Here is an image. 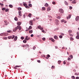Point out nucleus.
Here are the masks:
<instances>
[{
  "label": "nucleus",
  "mask_w": 79,
  "mask_h": 79,
  "mask_svg": "<svg viewBox=\"0 0 79 79\" xmlns=\"http://www.w3.org/2000/svg\"><path fill=\"white\" fill-rule=\"evenodd\" d=\"M55 23L56 25H59V21L58 20L56 19L55 21Z\"/></svg>",
  "instance_id": "1"
},
{
  "label": "nucleus",
  "mask_w": 79,
  "mask_h": 79,
  "mask_svg": "<svg viewBox=\"0 0 79 79\" xmlns=\"http://www.w3.org/2000/svg\"><path fill=\"white\" fill-rule=\"evenodd\" d=\"M15 36L14 35H12V36H8V38L9 39H13L15 38Z\"/></svg>",
  "instance_id": "2"
},
{
  "label": "nucleus",
  "mask_w": 79,
  "mask_h": 79,
  "mask_svg": "<svg viewBox=\"0 0 79 79\" xmlns=\"http://www.w3.org/2000/svg\"><path fill=\"white\" fill-rule=\"evenodd\" d=\"M25 39V40L26 39V40H29L30 39V37H28V36H26Z\"/></svg>",
  "instance_id": "3"
},
{
  "label": "nucleus",
  "mask_w": 79,
  "mask_h": 79,
  "mask_svg": "<svg viewBox=\"0 0 79 79\" xmlns=\"http://www.w3.org/2000/svg\"><path fill=\"white\" fill-rule=\"evenodd\" d=\"M38 27L39 29H40V30H43L44 29L43 28L41 27L40 25L38 26Z\"/></svg>",
  "instance_id": "4"
},
{
  "label": "nucleus",
  "mask_w": 79,
  "mask_h": 79,
  "mask_svg": "<svg viewBox=\"0 0 79 79\" xmlns=\"http://www.w3.org/2000/svg\"><path fill=\"white\" fill-rule=\"evenodd\" d=\"M59 11L60 13H64V10H63L62 9H60Z\"/></svg>",
  "instance_id": "5"
},
{
  "label": "nucleus",
  "mask_w": 79,
  "mask_h": 79,
  "mask_svg": "<svg viewBox=\"0 0 79 79\" xmlns=\"http://www.w3.org/2000/svg\"><path fill=\"white\" fill-rule=\"evenodd\" d=\"M71 14H69V16L67 17V19H70L71 18Z\"/></svg>",
  "instance_id": "6"
},
{
  "label": "nucleus",
  "mask_w": 79,
  "mask_h": 79,
  "mask_svg": "<svg viewBox=\"0 0 79 79\" xmlns=\"http://www.w3.org/2000/svg\"><path fill=\"white\" fill-rule=\"evenodd\" d=\"M1 36H3V35H6V33H2L0 34Z\"/></svg>",
  "instance_id": "7"
},
{
  "label": "nucleus",
  "mask_w": 79,
  "mask_h": 79,
  "mask_svg": "<svg viewBox=\"0 0 79 79\" xmlns=\"http://www.w3.org/2000/svg\"><path fill=\"white\" fill-rule=\"evenodd\" d=\"M19 15L20 16H22V14H21V11H19Z\"/></svg>",
  "instance_id": "8"
},
{
  "label": "nucleus",
  "mask_w": 79,
  "mask_h": 79,
  "mask_svg": "<svg viewBox=\"0 0 79 79\" xmlns=\"http://www.w3.org/2000/svg\"><path fill=\"white\" fill-rule=\"evenodd\" d=\"M29 24L30 25H31V26L33 25V23H32V20H31L29 22Z\"/></svg>",
  "instance_id": "9"
},
{
  "label": "nucleus",
  "mask_w": 79,
  "mask_h": 79,
  "mask_svg": "<svg viewBox=\"0 0 79 79\" xmlns=\"http://www.w3.org/2000/svg\"><path fill=\"white\" fill-rule=\"evenodd\" d=\"M17 27L18 29H19V30H21V27L20 26H17Z\"/></svg>",
  "instance_id": "10"
},
{
  "label": "nucleus",
  "mask_w": 79,
  "mask_h": 79,
  "mask_svg": "<svg viewBox=\"0 0 79 79\" xmlns=\"http://www.w3.org/2000/svg\"><path fill=\"white\" fill-rule=\"evenodd\" d=\"M17 24L18 26H20L21 24V22H17Z\"/></svg>",
  "instance_id": "11"
},
{
  "label": "nucleus",
  "mask_w": 79,
  "mask_h": 79,
  "mask_svg": "<svg viewBox=\"0 0 79 79\" xmlns=\"http://www.w3.org/2000/svg\"><path fill=\"white\" fill-rule=\"evenodd\" d=\"M72 3H73V4L76 3V0H73L72 2Z\"/></svg>",
  "instance_id": "12"
},
{
  "label": "nucleus",
  "mask_w": 79,
  "mask_h": 79,
  "mask_svg": "<svg viewBox=\"0 0 79 79\" xmlns=\"http://www.w3.org/2000/svg\"><path fill=\"white\" fill-rule=\"evenodd\" d=\"M79 19V16H77L75 19L76 21H78V19Z\"/></svg>",
  "instance_id": "13"
},
{
  "label": "nucleus",
  "mask_w": 79,
  "mask_h": 79,
  "mask_svg": "<svg viewBox=\"0 0 79 79\" xmlns=\"http://www.w3.org/2000/svg\"><path fill=\"white\" fill-rule=\"evenodd\" d=\"M17 39H18V37L17 36H15L14 38V41H16V40H17Z\"/></svg>",
  "instance_id": "14"
},
{
  "label": "nucleus",
  "mask_w": 79,
  "mask_h": 79,
  "mask_svg": "<svg viewBox=\"0 0 79 79\" xmlns=\"http://www.w3.org/2000/svg\"><path fill=\"white\" fill-rule=\"evenodd\" d=\"M64 3L66 5H68V3L66 2V1H65L64 2Z\"/></svg>",
  "instance_id": "15"
},
{
  "label": "nucleus",
  "mask_w": 79,
  "mask_h": 79,
  "mask_svg": "<svg viewBox=\"0 0 79 79\" xmlns=\"http://www.w3.org/2000/svg\"><path fill=\"white\" fill-rule=\"evenodd\" d=\"M50 10H51V9H50V7H48L47 8L48 11H50Z\"/></svg>",
  "instance_id": "16"
},
{
  "label": "nucleus",
  "mask_w": 79,
  "mask_h": 79,
  "mask_svg": "<svg viewBox=\"0 0 79 79\" xmlns=\"http://www.w3.org/2000/svg\"><path fill=\"white\" fill-rule=\"evenodd\" d=\"M9 7H10V8H13V5L11 4H10L9 5Z\"/></svg>",
  "instance_id": "17"
},
{
  "label": "nucleus",
  "mask_w": 79,
  "mask_h": 79,
  "mask_svg": "<svg viewBox=\"0 0 79 79\" xmlns=\"http://www.w3.org/2000/svg\"><path fill=\"white\" fill-rule=\"evenodd\" d=\"M42 11H45V7H42Z\"/></svg>",
  "instance_id": "18"
},
{
  "label": "nucleus",
  "mask_w": 79,
  "mask_h": 79,
  "mask_svg": "<svg viewBox=\"0 0 79 79\" xmlns=\"http://www.w3.org/2000/svg\"><path fill=\"white\" fill-rule=\"evenodd\" d=\"M54 38L55 39H56V40L58 39V37H57V35L54 36Z\"/></svg>",
  "instance_id": "19"
},
{
  "label": "nucleus",
  "mask_w": 79,
  "mask_h": 79,
  "mask_svg": "<svg viewBox=\"0 0 79 79\" xmlns=\"http://www.w3.org/2000/svg\"><path fill=\"white\" fill-rule=\"evenodd\" d=\"M23 43H26V42H27V41H26V39H25V38L24 40L23 41Z\"/></svg>",
  "instance_id": "20"
},
{
  "label": "nucleus",
  "mask_w": 79,
  "mask_h": 79,
  "mask_svg": "<svg viewBox=\"0 0 79 79\" xmlns=\"http://www.w3.org/2000/svg\"><path fill=\"white\" fill-rule=\"evenodd\" d=\"M33 32V31H32V30H30L29 31V33H30V34H32Z\"/></svg>",
  "instance_id": "21"
},
{
  "label": "nucleus",
  "mask_w": 79,
  "mask_h": 79,
  "mask_svg": "<svg viewBox=\"0 0 79 79\" xmlns=\"http://www.w3.org/2000/svg\"><path fill=\"white\" fill-rule=\"evenodd\" d=\"M25 8H27V9L30 8V7H29V6H27V5L25 6Z\"/></svg>",
  "instance_id": "22"
},
{
  "label": "nucleus",
  "mask_w": 79,
  "mask_h": 79,
  "mask_svg": "<svg viewBox=\"0 0 79 79\" xmlns=\"http://www.w3.org/2000/svg\"><path fill=\"white\" fill-rule=\"evenodd\" d=\"M76 39H79V35H77L76 36Z\"/></svg>",
  "instance_id": "23"
},
{
  "label": "nucleus",
  "mask_w": 79,
  "mask_h": 79,
  "mask_svg": "<svg viewBox=\"0 0 79 79\" xmlns=\"http://www.w3.org/2000/svg\"><path fill=\"white\" fill-rule=\"evenodd\" d=\"M28 16L30 18H31V16H32V14H29L28 15Z\"/></svg>",
  "instance_id": "24"
},
{
  "label": "nucleus",
  "mask_w": 79,
  "mask_h": 79,
  "mask_svg": "<svg viewBox=\"0 0 79 79\" xmlns=\"http://www.w3.org/2000/svg\"><path fill=\"white\" fill-rule=\"evenodd\" d=\"M26 47H27V48H29V44H26Z\"/></svg>",
  "instance_id": "25"
},
{
  "label": "nucleus",
  "mask_w": 79,
  "mask_h": 79,
  "mask_svg": "<svg viewBox=\"0 0 79 79\" xmlns=\"http://www.w3.org/2000/svg\"><path fill=\"white\" fill-rule=\"evenodd\" d=\"M14 19L15 21H18V18H17L16 17H15Z\"/></svg>",
  "instance_id": "26"
},
{
  "label": "nucleus",
  "mask_w": 79,
  "mask_h": 79,
  "mask_svg": "<svg viewBox=\"0 0 79 79\" xmlns=\"http://www.w3.org/2000/svg\"><path fill=\"white\" fill-rule=\"evenodd\" d=\"M61 60H59L58 62V64H59L61 63Z\"/></svg>",
  "instance_id": "27"
},
{
  "label": "nucleus",
  "mask_w": 79,
  "mask_h": 79,
  "mask_svg": "<svg viewBox=\"0 0 79 79\" xmlns=\"http://www.w3.org/2000/svg\"><path fill=\"white\" fill-rule=\"evenodd\" d=\"M6 10V8H5V7H3L2 9V11H4Z\"/></svg>",
  "instance_id": "28"
},
{
  "label": "nucleus",
  "mask_w": 79,
  "mask_h": 79,
  "mask_svg": "<svg viewBox=\"0 0 79 79\" xmlns=\"http://www.w3.org/2000/svg\"><path fill=\"white\" fill-rule=\"evenodd\" d=\"M21 39H22V40H23L24 39V37L23 36H22L20 38Z\"/></svg>",
  "instance_id": "29"
},
{
  "label": "nucleus",
  "mask_w": 79,
  "mask_h": 79,
  "mask_svg": "<svg viewBox=\"0 0 79 79\" xmlns=\"http://www.w3.org/2000/svg\"><path fill=\"white\" fill-rule=\"evenodd\" d=\"M68 32H69V33H71L72 32V30H69L68 31Z\"/></svg>",
  "instance_id": "30"
},
{
  "label": "nucleus",
  "mask_w": 79,
  "mask_h": 79,
  "mask_svg": "<svg viewBox=\"0 0 79 79\" xmlns=\"http://www.w3.org/2000/svg\"><path fill=\"white\" fill-rule=\"evenodd\" d=\"M69 57H70V58H71V59H73V55H71L69 56Z\"/></svg>",
  "instance_id": "31"
},
{
  "label": "nucleus",
  "mask_w": 79,
  "mask_h": 79,
  "mask_svg": "<svg viewBox=\"0 0 79 79\" xmlns=\"http://www.w3.org/2000/svg\"><path fill=\"white\" fill-rule=\"evenodd\" d=\"M23 6H27V3H25L23 4Z\"/></svg>",
  "instance_id": "32"
},
{
  "label": "nucleus",
  "mask_w": 79,
  "mask_h": 79,
  "mask_svg": "<svg viewBox=\"0 0 79 79\" xmlns=\"http://www.w3.org/2000/svg\"><path fill=\"white\" fill-rule=\"evenodd\" d=\"M22 10V9L21 8V7H18V10Z\"/></svg>",
  "instance_id": "33"
},
{
  "label": "nucleus",
  "mask_w": 79,
  "mask_h": 79,
  "mask_svg": "<svg viewBox=\"0 0 79 79\" xmlns=\"http://www.w3.org/2000/svg\"><path fill=\"white\" fill-rule=\"evenodd\" d=\"M59 38L60 39H62L63 38V36L61 35H59Z\"/></svg>",
  "instance_id": "34"
},
{
  "label": "nucleus",
  "mask_w": 79,
  "mask_h": 79,
  "mask_svg": "<svg viewBox=\"0 0 79 79\" xmlns=\"http://www.w3.org/2000/svg\"><path fill=\"white\" fill-rule=\"evenodd\" d=\"M9 11V9H6L5 10V11L6 12H7V11Z\"/></svg>",
  "instance_id": "35"
},
{
  "label": "nucleus",
  "mask_w": 79,
  "mask_h": 79,
  "mask_svg": "<svg viewBox=\"0 0 79 79\" xmlns=\"http://www.w3.org/2000/svg\"><path fill=\"white\" fill-rule=\"evenodd\" d=\"M28 6H30V7H32V4H28Z\"/></svg>",
  "instance_id": "36"
},
{
  "label": "nucleus",
  "mask_w": 79,
  "mask_h": 79,
  "mask_svg": "<svg viewBox=\"0 0 79 79\" xmlns=\"http://www.w3.org/2000/svg\"><path fill=\"white\" fill-rule=\"evenodd\" d=\"M45 6H48V3H46V4L45 5Z\"/></svg>",
  "instance_id": "37"
},
{
  "label": "nucleus",
  "mask_w": 79,
  "mask_h": 79,
  "mask_svg": "<svg viewBox=\"0 0 79 79\" xmlns=\"http://www.w3.org/2000/svg\"><path fill=\"white\" fill-rule=\"evenodd\" d=\"M71 78L73 79H75V77L74 76H72L71 77Z\"/></svg>",
  "instance_id": "38"
},
{
  "label": "nucleus",
  "mask_w": 79,
  "mask_h": 79,
  "mask_svg": "<svg viewBox=\"0 0 79 79\" xmlns=\"http://www.w3.org/2000/svg\"><path fill=\"white\" fill-rule=\"evenodd\" d=\"M36 48V47H35V46H33V50H35V49Z\"/></svg>",
  "instance_id": "39"
},
{
  "label": "nucleus",
  "mask_w": 79,
  "mask_h": 79,
  "mask_svg": "<svg viewBox=\"0 0 79 79\" xmlns=\"http://www.w3.org/2000/svg\"><path fill=\"white\" fill-rule=\"evenodd\" d=\"M52 3L53 5H55V4H56V2H53Z\"/></svg>",
  "instance_id": "40"
},
{
  "label": "nucleus",
  "mask_w": 79,
  "mask_h": 79,
  "mask_svg": "<svg viewBox=\"0 0 79 79\" xmlns=\"http://www.w3.org/2000/svg\"><path fill=\"white\" fill-rule=\"evenodd\" d=\"M69 35H70V36H71L72 37H73V35L71 33H69Z\"/></svg>",
  "instance_id": "41"
},
{
  "label": "nucleus",
  "mask_w": 79,
  "mask_h": 79,
  "mask_svg": "<svg viewBox=\"0 0 79 79\" xmlns=\"http://www.w3.org/2000/svg\"><path fill=\"white\" fill-rule=\"evenodd\" d=\"M52 69H53V68H55V66L52 65L51 67Z\"/></svg>",
  "instance_id": "42"
},
{
  "label": "nucleus",
  "mask_w": 79,
  "mask_h": 79,
  "mask_svg": "<svg viewBox=\"0 0 79 79\" xmlns=\"http://www.w3.org/2000/svg\"><path fill=\"white\" fill-rule=\"evenodd\" d=\"M70 40H74V38L72 37H70Z\"/></svg>",
  "instance_id": "43"
},
{
  "label": "nucleus",
  "mask_w": 79,
  "mask_h": 79,
  "mask_svg": "<svg viewBox=\"0 0 79 79\" xmlns=\"http://www.w3.org/2000/svg\"><path fill=\"white\" fill-rule=\"evenodd\" d=\"M64 19H62L61 20V22H62V23H64Z\"/></svg>",
  "instance_id": "44"
},
{
  "label": "nucleus",
  "mask_w": 79,
  "mask_h": 79,
  "mask_svg": "<svg viewBox=\"0 0 79 79\" xmlns=\"http://www.w3.org/2000/svg\"><path fill=\"white\" fill-rule=\"evenodd\" d=\"M72 9H73V7L71 6H69V9L71 10Z\"/></svg>",
  "instance_id": "45"
},
{
  "label": "nucleus",
  "mask_w": 79,
  "mask_h": 79,
  "mask_svg": "<svg viewBox=\"0 0 79 79\" xmlns=\"http://www.w3.org/2000/svg\"><path fill=\"white\" fill-rule=\"evenodd\" d=\"M45 38H42V40H44V41H45Z\"/></svg>",
  "instance_id": "46"
},
{
  "label": "nucleus",
  "mask_w": 79,
  "mask_h": 79,
  "mask_svg": "<svg viewBox=\"0 0 79 79\" xmlns=\"http://www.w3.org/2000/svg\"><path fill=\"white\" fill-rule=\"evenodd\" d=\"M51 41L52 42H55V40L52 39V40H51Z\"/></svg>",
  "instance_id": "47"
},
{
  "label": "nucleus",
  "mask_w": 79,
  "mask_h": 79,
  "mask_svg": "<svg viewBox=\"0 0 79 79\" xmlns=\"http://www.w3.org/2000/svg\"><path fill=\"white\" fill-rule=\"evenodd\" d=\"M60 34L61 35H64V34L63 33H61Z\"/></svg>",
  "instance_id": "48"
},
{
  "label": "nucleus",
  "mask_w": 79,
  "mask_h": 79,
  "mask_svg": "<svg viewBox=\"0 0 79 79\" xmlns=\"http://www.w3.org/2000/svg\"><path fill=\"white\" fill-rule=\"evenodd\" d=\"M29 29H32V26H30L29 27Z\"/></svg>",
  "instance_id": "49"
},
{
  "label": "nucleus",
  "mask_w": 79,
  "mask_h": 79,
  "mask_svg": "<svg viewBox=\"0 0 79 79\" xmlns=\"http://www.w3.org/2000/svg\"><path fill=\"white\" fill-rule=\"evenodd\" d=\"M47 56H48V58H50V56L49 54H48Z\"/></svg>",
  "instance_id": "50"
},
{
  "label": "nucleus",
  "mask_w": 79,
  "mask_h": 79,
  "mask_svg": "<svg viewBox=\"0 0 79 79\" xmlns=\"http://www.w3.org/2000/svg\"><path fill=\"white\" fill-rule=\"evenodd\" d=\"M57 19H60V16H58L57 17Z\"/></svg>",
  "instance_id": "51"
},
{
  "label": "nucleus",
  "mask_w": 79,
  "mask_h": 79,
  "mask_svg": "<svg viewBox=\"0 0 79 79\" xmlns=\"http://www.w3.org/2000/svg\"><path fill=\"white\" fill-rule=\"evenodd\" d=\"M75 74L76 75V76H78V75H79V73H75Z\"/></svg>",
  "instance_id": "52"
},
{
  "label": "nucleus",
  "mask_w": 79,
  "mask_h": 79,
  "mask_svg": "<svg viewBox=\"0 0 79 79\" xmlns=\"http://www.w3.org/2000/svg\"><path fill=\"white\" fill-rule=\"evenodd\" d=\"M11 32V31L10 30H8V31H7V32L8 33H10Z\"/></svg>",
  "instance_id": "53"
},
{
  "label": "nucleus",
  "mask_w": 79,
  "mask_h": 79,
  "mask_svg": "<svg viewBox=\"0 0 79 79\" xmlns=\"http://www.w3.org/2000/svg\"><path fill=\"white\" fill-rule=\"evenodd\" d=\"M15 67H16V68H19V67H20V66L16 65V66H15Z\"/></svg>",
  "instance_id": "54"
},
{
  "label": "nucleus",
  "mask_w": 79,
  "mask_h": 79,
  "mask_svg": "<svg viewBox=\"0 0 79 79\" xmlns=\"http://www.w3.org/2000/svg\"><path fill=\"white\" fill-rule=\"evenodd\" d=\"M0 5H1V6H3L4 5L2 3H0Z\"/></svg>",
  "instance_id": "55"
},
{
  "label": "nucleus",
  "mask_w": 79,
  "mask_h": 79,
  "mask_svg": "<svg viewBox=\"0 0 79 79\" xmlns=\"http://www.w3.org/2000/svg\"><path fill=\"white\" fill-rule=\"evenodd\" d=\"M14 29H15L16 31L18 29V27H15Z\"/></svg>",
  "instance_id": "56"
},
{
  "label": "nucleus",
  "mask_w": 79,
  "mask_h": 79,
  "mask_svg": "<svg viewBox=\"0 0 79 79\" xmlns=\"http://www.w3.org/2000/svg\"><path fill=\"white\" fill-rule=\"evenodd\" d=\"M68 60H69V61L71 60V58L69 57L68 58Z\"/></svg>",
  "instance_id": "57"
},
{
  "label": "nucleus",
  "mask_w": 79,
  "mask_h": 79,
  "mask_svg": "<svg viewBox=\"0 0 79 79\" xmlns=\"http://www.w3.org/2000/svg\"><path fill=\"white\" fill-rule=\"evenodd\" d=\"M48 17L49 18H52V16H51L49 15H48Z\"/></svg>",
  "instance_id": "58"
},
{
  "label": "nucleus",
  "mask_w": 79,
  "mask_h": 79,
  "mask_svg": "<svg viewBox=\"0 0 79 79\" xmlns=\"http://www.w3.org/2000/svg\"><path fill=\"white\" fill-rule=\"evenodd\" d=\"M31 37H34V35L32 34L31 35Z\"/></svg>",
  "instance_id": "59"
},
{
  "label": "nucleus",
  "mask_w": 79,
  "mask_h": 79,
  "mask_svg": "<svg viewBox=\"0 0 79 79\" xmlns=\"http://www.w3.org/2000/svg\"><path fill=\"white\" fill-rule=\"evenodd\" d=\"M37 62H38V63H40V60H38L37 61Z\"/></svg>",
  "instance_id": "60"
},
{
  "label": "nucleus",
  "mask_w": 79,
  "mask_h": 79,
  "mask_svg": "<svg viewBox=\"0 0 79 79\" xmlns=\"http://www.w3.org/2000/svg\"><path fill=\"white\" fill-rule=\"evenodd\" d=\"M16 31V30H15V29H14L13 30V32H15V31Z\"/></svg>",
  "instance_id": "61"
},
{
  "label": "nucleus",
  "mask_w": 79,
  "mask_h": 79,
  "mask_svg": "<svg viewBox=\"0 0 79 79\" xmlns=\"http://www.w3.org/2000/svg\"><path fill=\"white\" fill-rule=\"evenodd\" d=\"M76 79H79V77H76Z\"/></svg>",
  "instance_id": "62"
},
{
  "label": "nucleus",
  "mask_w": 79,
  "mask_h": 79,
  "mask_svg": "<svg viewBox=\"0 0 79 79\" xmlns=\"http://www.w3.org/2000/svg\"><path fill=\"white\" fill-rule=\"evenodd\" d=\"M36 19H39V17H36Z\"/></svg>",
  "instance_id": "63"
},
{
  "label": "nucleus",
  "mask_w": 79,
  "mask_h": 79,
  "mask_svg": "<svg viewBox=\"0 0 79 79\" xmlns=\"http://www.w3.org/2000/svg\"><path fill=\"white\" fill-rule=\"evenodd\" d=\"M63 63H64V64H66V62L65 61H64Z\"/></svg>",
  "instance_id": "64"
}]
</instances>
